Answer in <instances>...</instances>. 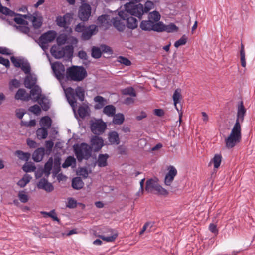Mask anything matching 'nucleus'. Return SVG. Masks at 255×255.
Here are the masks:
<instances>
[{
  "instance_id": "nucleus-49",
  "label": "nucleus",
  "mask_w": 255,
  "mask_h": 255,
  "mask_svg": "<svg viewBox=\"0 0 255 255\" xmlns=\"http://www.w3.org/2000/svg\"><path fill=\"white\" fill-rule=\"evenodd\" d=\"M18 197L21 202L23 203H26L29 200L28 195L25 194L23 191L18 193Z\"/></svg>"
},
{
  "instance_id": "nucleus-47",
  "label": "nucleus",
  "mask_w": 255,
  "mask_h": 255,
  "mask_svg": "<svg viewBox=\"0 0 255 255\" xmlns=\"http://www.w3.org/2000/svg\"><path fill=\"white\" fill-rule=\"evenodd\" d=\"M57 43L58 45L65 44L67 41V36L65 34H61L57 38Z\"/></svg>"
},
{
  "instance_id": "nucleus-19",
  "label": "nucleus",
  "mask_w": 255,
  "mask_h": 255,
  "mask_svg": "<svg viewBox=\"0 0 255 255\" xmlns=\"http://www.w3.org/2000/svg\"><path fill=\"white\" fill-rule=\"evenodd\" d=\"M37 187L39 189H42L47 192H51L53 190L54 187L53 185L48 182L47 180L43 178L40 179L37 184Z\"/></svg>"
},
{
  "instance_id": "nucleus-28",
  "label": "nucleus",
  "mask_w": 255,
  "mask_h": 255,
  "mask_svg": "<svg viewBox=\"0 0 255 255\" xmlns=\"http://www.w3.org/2000/svg\"><path fill=\"white\" fill-rule=\"evenodd\" d=\"M84 183L80 177H75L72 181V186L75 189H80L83 188Z\"/></svg>"
},
{
  "instance_id": "nucleus-6",
  "label": "nucleus",
  "mask_w": 255,
  "mask_h": 255,
  "mask_svg": "<svg viewBox=\"0 0 255 255\" xmlns=\"http://www.w3.org/2000/svg\"><path fill=\"white\" fill-rule=\"evenodd\" d=\"M241 137V127L234 126L230 135L225 139L226 147L228 149L233 148L240 142Z\"/></svg>"
},
{
  "instance_id": "nucleus-43",
  "label": "nucleus",
  "mask_w": 255,
  "mask_h": 255,
  "mask_svg": "<svg viewBox=\"0 0 255 255\" xmlns=\"http://www.w3.org/2000/svg\"><path fill=\"white\" fill-rule=\"evenodd\" d=\"M168 172L165 175L166 176L174 178L177 174V171L173 166H169L168 168Z\"/></svg>"
},
{
  "instance_id": "nucleus-36",
  "label": "nucleus",
  "mask_w": 255,
  "mask_h": 255,
  "mask_svg": "<svg viewBox=\"0 0 255 255\" xmlns=\"http://www.w3.org/2000/svg\"><path fill=\"white\" fill-rule=\"evenodd\" d=\"M160 13L157 11H154L149 13L148 15V19L153 21L154 23L158 22L160 19Z\"/></svg>"
},
{
  "instance_id": "nucleus-23",
  "label": "nucleus",
  "mask_w": 255,
  "mask_h": 255,
  "mask_svg": "<svg viewBox=\"0 0 255 255\" xmlns=\"http://www.w3.org/2000/svg\"><path fill=\"white\" fill-rule=\"evenodd\" d=\"M44 155V149L43 148H38L33 154L32 158L35 162L41 161Z\"/></svg>"
},
{
  "instance_id": "nucleus-9",
  "label": "nucleus",
  "mask_w": 255,
  "mask_h": 255,
  "mask_svg": "<svg viewBox=\"0 0 255 255\" xmlns=\"http://www.w3.org/2000/svg\"><path fill=\"white\" fill-rule=\"evenodd\" d=\"M126 13L124 11L119 12L118 16L111 19V22L115 28L120 31H123L125 29L124 15Z\"/></svg>"
},
{
  "instance_id": "nucleus-62",
  "label": "nucleus",
  "mask_w": 255,
  "mask_h": 255,
  "mask_svg": "<svg viewBox=\"0 0 255 255\" xmlns=\"http://www.w3.org/2000/svg\"><path fill=\"white\" fill-rule=\"evenodd\" d=\"M173 178L166 176L164 179V184L166 186H171V184L174 180Z\"/></svg>"
},
{
  "instance_id": "nucleus-7",
  "label": "nucleus",
  "mask_w": 255,
  "mask_h": 255,
  "mask_svg": "<svg viewBox=\"0 0 255 255\" xmlns=\"http://www.w3.org/2000/svg\"><path fill=\"white\" fill-rule=\"evenodd\" d=\"M154 4L151 1H147L145 2L144 7L140 3L135 4L134 3V7L132 8V12L133 13V14H135L136 16L139 18H141L142 15L144 13H147L151 9L154 8Z\"/></svg>"
},
{
  "instance_id": "nucleus-15",
  "label": "nucleus",
  "mask_w": 255,
  "mask_h": 255,
  "mask_svg": "<svg viewBox=\"0 0 255 255\" xmlns=\"http://www.w3.org/2000/svg\"><path fill=\"white\" fill-rule=\"evenodd\" d=\"M98 31V27L95 25H91L86 27L81 35V38L84 40H89L91 36Z\"/></svg>"
},
{
  "instance_id": "nucleus-39",
  "label": "nucleus",
  "mask_w": 255,
  "mask_h": 255,
  "mask_svg": "<svg viewBox=\"0 0 255 255\" xmlns=\"http://www.w3.org/2000/svg\"><path fill=\"white\" fill-rule=\"evenodd\" d=\"M40 124L45 128H49L51 126V119L48 116L42 117L40 120Z\"/></svg>"
},
{
  "instance_id": "nucleus-27",
  "label": "nucleus",
  "mask_w": 255,
  "mask_h": 255,
  "mask_svg": "<svg viewBox=\"0 0 255 255\" xmlns=\"http://www.w3.org/2000/svg\"><path fill=\"white\" fill-rule=\"evenodd\" d=\"M154 22L149 19L142 21L140 25V28L145 31H151L153 29Z\"/></svg>"
},
{
  "instance_id": "nucleus-35",
  "label": "nucleus",
  "mask_w": 255,
  "mask_h": 255,
  "mask_svg": "<svg viewBox=\"0 0 255 255\" xmlns=\"http://www.w3.org/2000/svg\"><path fill=\"white\" fill-rule=\"evenodd\" d=\"M47 128L45 127L39 128L36 131L37 136L39 139H45L47 137Z\"/></svg>"
},
{
  "instance_id": "nucleus-31",
  "label": "nucleus",
  "mask_w": 255,
  "mask_h": 255,
  "mask_svg": "<svg viewBox=\"0 0 255 255\" xmlns=\"http://www.w3.org/2000/svg\"><path fill=\"white\" fill-rule=\"evenodd\" d=\"M103 112L109 117H113L115 114L116 108L112 105H107L104 108Z\"/></svg>"
},
{
  "instance_id": "nucleus-8",
  "label": "nucleus",
  "mask_w": 255,
  "mask_h": 255,
  "mask_svg": "<svg viewBox=\"0 0 255 255\" xmlns=\"http://www.w3.org/2000/svg\"><path fill=\"white\" fill-rule=\"evenodd\" d=\"M56 35V32L53 30L43 33L38 39L39 45L43 50L47 49L48 44L52 42L55 39Z\"/></svg>"
},
{
  "instance_id": "nucleus-59",
  "label": "nucleus",
  "mask_w": 255,
  "mask_h": 255,
  "mask_svg": "<svg viewBox=\"0 0 255 255\" xmlns=\"http://www.w3.org/2000/svg\"><path fill=\"white\" fill-rule=\"evenodd\" d=\"M117 61L120 64H131V62L128 59L123 56H119L117 58Z\"/></svg>"
},
{
  "instance_id": "nucleus-13",
  "label": "nucleus",
  "mask_w": 255,
  "mask_h": 255,
  "mask_svg": "<svg viewBox=\"0 0 255 255\" xmlns=\"http://www.w3.org/2000/svg\"><path fill=\"white\" fill-rule=\"evenodd\" d=\"M51 68L57 79L63 80L64 79L66 74L64 65H51Z\"/></svg>"
},
{
  "instance_id": "nucleus-12",
  "label": "nucleus",
  "mask_w": 255,
  "mask_h": 255,
  "mask_svg": "<svg viewBox=\"0 0 255 255\" xmlns=\"http://www.w3.org/2000/svg\"><path fill=\"white\" fill-rule=\"evenodd\" d=\"M246 112V110L244 106L243 101H241L238 105L237 107V117L236 123L234 126L241 127V123L244 121V116Z\"/></svg>"
},
{
  "instance_id": "nucleus-53",
  "label": "nucleus",
  "mask_w": 255,
  "mask_h": 255,
  "mask_svg": "<svg viewBox=\"0 0 255 255\" xmlns=\"http://www.w3.org/2000/svg\"><path fill=\"white\" fill-rule=\"evenodd\" d=\"M187 42V38L185 36H183L180 39L176 41L174 43V46L176 48L180 46L185 45Z\"/></svg>"
},
{
  "instance_id": "nucleus-14",
  "label": "nucleus",
  "mask_w": 255,
  "mask_h": 255,
  "mask_svg": "<svg viewBox=\"0 0 255 255\" xmlns=\"http://www.w3.org/2000/svg\"><path fill=\"white\" fill-rule=\"evenodd\" d=\"M91 149L95 152L99 151L104 145V140L102 137L97 135L93 136L91 139Z\"/></svg>"
},
{
  "instance_id": "nucleus-64",
  "label": "nucleus",
  "mask_w": 255,
  "mask_h": 255,
  "mask_svg": "<svg viewBox=\"0 0 255 255\" xmlns=\"http://www.w3.org/2000/svg\"><path fill=\"white\" fill-rule=\"evenodd\" d=\"M43 174H44V171L43 170V168L38 169L35 171V173L36 178L38 179V178L41 177Z\"/></svg>"
},
{
  "instance_id": "nucleus-63",
  "label": "nucleus",
  "mask_w": 255,
  "mask_h": 255,
  "mask_svg": "<svg viewBox=\"0 0 255 255\" xmlns=\"http://www.w3.org/2000/svg\"><path fill=\"white\" fill-rule=\"evenodd\" d=\"M209 229L212 233H213L214 234H217L218 232V230L217 228V226L213 223H211L209 225Z\"/></svg>"
},
{
  "instance_id": "nucleus-51",
  "label": "nucleus",
  "mask_w": 255,
  "mask_h": 255,
  "mask_svg": "<svg viewBox=\"0 0 255 255\" xmlns=\"http://www.w3.org/2000/svg\"><path fill=\"white\" fill-rule=\"evenodd\" d=\"M29 110L37 115H39L41 111L40 106L36 104L31 106L29 108Z\"/></svg>"
},
{
  "instance_id": "nucleus-44",
  "label": "nucleus",
  "mask_w": 255,
  "mask_h": 255,
  "mask_svg": "<svg viewBox=\"0 0 255 255\" xmlns=\"http://www.w3.org/2000/svg\"><path fill=\"white\" fill-rule=\"evenodd\" d=\"M75 162L76 160L73 157L69 156L67 158L65 162L62 164V167L64 168H67L72 165L73 163H75Z\"/></svg>"
},
{
  "instance_id": "nucleus-33",
  "label": "nucleus",
  "mask_w": 255,
  "mask_h": 255,
  "mask_svg": "<svg viewBox=\"0 0 255 255\" xmlns=\"http://www.w3.org/2000/svg\"><path fill=\"white\" fill-rule=\"evenodd\" d=\"M113 117V123L115 125H121L123 123L125 120L124 115L121 113H118L117 114H115Z\"/></svg>"
},
{
  "instance_id": "nucleus-16",
  "label": "nucleus",
  "mask_w": 255,
  "mask_h": 255,
  "mask_svg": "<svg viewBox=\"0 0 255 255\" xmlns=\"http://www.w3.org/2000/svg\"><path fill=\"white\" fill-rule=\"evenodd\" d=\"M99 27H102L104 30L107 29L111 25V19L109 15H102L100 16L97 19Z\"/></svg>"
},
{
  "instance_id": "nucleus-26",
  "label": "nucleus",
  "mask_w": 255,
  "mask_h": 255,
  "mask_svg": "<svg viewBox=\"0 0 255 255\" xmlns=\"http://www.w3.org/2000/svg\"><path fill=\"white\" fill-rule=\"evenodd\" d=\"M158 185V184L155 180L150 179L146 181L145 190L148 192H152L154 190H156Z\"/></svg>"
},
{
  "instance_id": "nucleus-25",
  "label": "nucleus",
  "mask_w": 255,
  "mask_h": 255,
  "mask_svg": "<svg viewBox=\"0 0 255 255\" xmlns=\"http://www.w3.org/2000/svg\"><path fill=\"white\" fill-rule=\"evenodd\" d=\"M181 89L178 88L177 89L173 95V100L174 101V105L175 106V108L177 110L178 112L179 111V109L178 108L177 105L178 103H180V100L182 98L181 94Z\"/></svg>"
},
{
  "instance_id": "nucleus-24",
  "label": "nucleus",
  "mask_w": 255,
  "mask_h": 255,
  "mask_svg": "<svg viewBox=\"0 0 255 255\" xmlns=\"http://www.w3.org/2000/svg\"><path fill=\"white\" fill-rule=\"evenodd\" d=\"M109 155L107 154H100L98 156L97 164L100 167H105L107 165V159Z\"/></svg>"
},
{
  "instance_id": "nucleus-55",
  "label": "nucleus",
  "mask_w": 255,
  "mask_h": 255,
  "mask_svg": "<svg viewBox=\"0 0 255 255\" xmlns=\"http://www.w3.org/2000/svg\"><path fill=\"white\" fill-rule=\"evenodd\" d=\"M78 112L79 116L82 118H84L87 115V110L86 108L81 106L79 108Z\"/></svg>"
},
{
  "instance_id": "nucleus-20",
  "label": "nucleus",
  "mask_w": 255,
  "mask_h": 255,
  "mask_svg": "<svg viewBox=\"0 0 255 255\" xmlns=\"http://www.w3.org/2000/svg\"><path fill=\"white\" fill-rule=\"evenodd\" d=\"M15 98L17 100L28 101L30 99V95L26 93L25 89H19L15 95Z\"/></svg>"
},
{
  "instance_id": "nucleus-34",
  "label": "nucleus",
  "mask_w": 255,
  "mask_h": 255,
  "mask_svg": "<svg viewBox=\"0 0 255 255\" xmlns=\"http://www.w3.org/2000/svg\"><path fill=\"white\" fill-rule=\"evenodd\" d=\"M53 165V159L52 158H50L49 159L48 161L45 163L44 165V167L43 169V170L44 171V174L45 175L46 177H48L50 173L51 170L52 169Z\"/></svg>"
},
{
  "instance_id": "nucleus-41",
  "label": "nucleus",
  "mask_w": 255,
  "mask_h": 255,
  "mask_svg": "<svg viewBox=\"0 0 255 255\" xmlns=\"http://www.w3.org/2000/svg\"><path fill=\"white\" fill-rule=\"evenodd\" d=\"M15 154L19 159L25 161H27L30 157L29 153H25L20 150L16 151Z\"/></svg>"
},
{
  "instance_id": "nucleus-50",
  "label": "nucleus",
  "mask_w": 255,
  "mask_h": 255,
  "mask_svg": "<svg viewBox=\"0 0 255 255\" xmlns=\"http://www.w3.org/2000/svg\"><path fill=\"white\" fill-rule=\"evenodd\" d=\"M16 67H20L22 71L26 74H30L31 67L30 65H14Z\"/></svg>"
},
{
  "instance_id": "nucleus-48",
  "label": "nucleus",
  "mask_w": 255,
  "mask_h": 255,
  "mask_svg": "<svg viewBox=\"0 0 255 255\" xmlns=\"http://www.w3.org/2000/svg\"><path fill=\"white\" fill-rule=\"evenodd\" d=\"M102 51L100 48L93 47L92 49V56L95 58H98L101 57Z\"/></svg>"
},
{
  "instance_id": "nucleus-52",
  "label": "nucleus",
  "mask_w": 255,
  "mask_h": 255,
  "mask_svg": "<svg viewBox=\"0 0 255 255\" xmlns=\"http://www.w3.org/2000/svg\"><path fill=\"white\" fill-rule=\"evenodd\" d=\"M77 206V201L72 198H69L66 204V207L69 208H74Z\"/></svg>"
},
{
  "instance_id": "nucleus-56",
  "label": "nucleus",
  "mask_w": 255,
  "mask_h": 255,
  "mask_svg": "<svg viewBox=\"0 0 255 255\" xmlns=\"http://www.w3.org/2000/svg\"><path fill=\"white\" fill-rule=\"evenodd\" d=\"M240 60L241 64H246L245 52L244 50V45L242 44H241L240 50Z\"/></svg>"
},
{
  "instance_id": "nucleus-61",
  "label": "nucleus",
  "mask_w": 255,
  "mask_h": 255,
  "mask_svg": "<svg viewBox=\"0 0 255 255\" xmlns=\"http://www.w3.org/2000/svg\"><path fill=\"white\" fill-rule=\"evenodd\" d=\"M102 53H106L111 54L112 52L110 47L106 45H101L100 47Z\"/></svg>"
},
{
  "instance_id": "nucleus-10",
  "label": "nucleus",
  "mask_w": 255,
  "mask_h": 255,
  "mask_svg": "<svg viewBox=\"0 0 255 255\" xmlns=\"http://www.w3.org/2000/svg\"><path fill=\"white\" fill-rule=\"evenodd\" d=\"M107 128V124L101 119L96 120L91 125L92 132L95 135L103 134Z\"/></svg>"
},
{
  "instance_id": "nucleus-3",
  "label": "nucleus",
  "mask_w": 255,
  "mask_h": 255,
  "mask_svg": "<svg viewBox=\"0 0 255 255\" xmlns=\"http://www.w3.org/2000/svg\"><path fill=\"white\" fill-rule=\"evenodd\" d=\"M67 100L74 110L77 107V101L75 96L78 97L81 101L84 99V91L81 87H77L75 90L71 87H68L64 90Z\"/></svg>"
},
{
  "instance_id": "nucleus-45",
  "label": "nucleus",
  "mask_w": 255,
  "mask_h": 255,
  "mask_svg": "<svg viewBox=\"0 0 255 255\" xmlns=\"http://www.w3.org/2000/svg\"><path fill=\"white\" fill-rule=\"evenodd\" d=\"M123 95H128L133 97L136 96L134 89L132 87H128L122 90Z\"/></svg>"
},
{
  "instance_id": "nucleus-29",
  "label": "nucleus",
  "mask_w": 255,
  "mask_h": 255,
  "mask_svg": "<svg viewBox=\"0 0 255 255\" xmlns=\"http://www.w3.org/2000/svg\"><path fill=\"white\" fill-rule=\"evenodd\" d=\"M109 232L111 233L110 235H100L99 238L106 242H113L115 241L118 236L117 233H114L113 231L112 230H109Z\"/></svg>"
},
{
  "instance_id": "nucleus-2",
  "label": "nucleus",
  "mask_w": 255,
  "mask_h": 255,
  "mask_svg": "<svg viewBox=\"0 0 255 255\" xmlns=\"http://www.w3.org/2000/svg\"><path fill=\"white\" fill-rule=\"evenodd\" d=\"M50 52L51 55L57 59L64 57L68 62H71L74 47L72 45H67L62 48L54 45L51 48Z\"/></svg>"
},
{
  "instance_id": "nucleus-37",
  "label": "nucleus",
  "mask_w": 255,
  "mask_h": 255,
  "mask_svg": "<svg viewBox=\"0 0 255 255\" xmlns=\"http://www.w3.org/2000/svg\"><path fill=\"white\" fill-rule=\"evenodd\" d=\"M10 59L12 64H29L27 60L22 57L11 56Z\"/></svg>"
},
{
  "instance_id": "nucleus-54",
  "label": "nucleus",
  "mask_w": 255,
  "mask_h": 255,
  "mask_svg": "<svg viewBox=\"0 0 255 255\" xmlns=\"http://www.w3.org/2000/svg\"><path fill=\"white\" fill-rule=\"evenodd\" d=\"M158 193L163 196H167L168 195V191L165 188H163L161 186L158 184V186L156 187V190Z\"/></svg>"
},
{
  "instance_id": "nucleus-5",
  "label": "nucleus",
  "mask_w": 255,
  "mask_h": 255,
  "mask_svg": "<svg viewBox=\"0 0 255 255\" xmlns=\"http://www.w3.org/2000/svg\"><path fill=\"white\" fill-rule=\"evenodd\" d=\"M73 149L78 161L88 159L91 155V147L87 143H82L73 146Z\"/></svg>"
},
{
  "instance_id": "nucleus-4",
  "label": "nucleus",
  "mask_w": 255,
  "mask_h": 255,
  "mask_svg": "<svg viewBox=\"0 0 255 255\" xmlns=\"http://www.w3.org/2000/svg\"><path fill=\"white\" fill-rule=\"evenodd\" d=\"M125 11L124 12L126 13V15H124L125 22H126L127 26L130 29H135L137 27L138 22L137 20L133 17V16H136L135 14H133V13L132 12V8L134 7V2H130L126 3L124 5Z\"/></svg>"
},
{
  "instance_id": "nucleus-32",
  "label": "nucleus",
  "mask_w": 255,
  "mask_h": 255,
  "mask_svg": "<svg viewBox=\"0 0 255 255\" xmlns=\"http://www.w3.org/2000/svg\"><path fill=\"white\" fill-rule=\"evenodd\" d=\"M222 155L219 154H215L213 158L211 160L210 163H213L214 168L217 169L220 166L222 161Z\"/></svg>"
},
{
  "instance_id": "nucleus-1",
  "label": "nucleus",
  "mask_w": 255,
  "mask_h": 255,
  "mask_svg": "<svg viewBox=\"0 0 255 255\" xmlns=\"http://www.w3.org/2000/svg\"><path fill=\"white\" fill-rule=\"evenodd\" d=\"M87 76L86 69L82 66L72 65L66 71L65 77L69 81L80 82L83 80Z\"/></svg>"
},
{
  "instance_id": "nucleus-40",
  "label": "nucleus",
  "mask_w": 255,
  "mask_h": 255,
  "mask_svg": "<svg viewBox=\"0 0 255 255\" xmlns=\"http://www.w3.org/2000/svg\"><path fill=\"white\" fill-rule=\"evenodd\" d=\"M22 169L25 172H30L35 171L36 167L34 163L29 162L23 165Z\"/></svg>"
},
{
  "instance_id": "nucleus-60",
  "label": "nucleus",
  "mask_w": 255,
  "mask_h": 255,
  "mask_svg": "<svg viewBox=\"0 0 255 255\" xmlns=\"http://www.w3.org/2000/svg\"><path fill=\"white\" fill-rule=\"evenodd\" d=\"M86 27L84 23H79L77 24L75 27V31L77 32H83V31L85 30Z\"/></svg>"
},
{
  "instance_id": "nucleus-46",
  "label": "nucleus",
  "mask_w": 255,
  "mask_h": 255,
  "mask_svg": "<svg viewBox=\"0 0 255 255\" xmlns=\"http://www.w3.org/2000/svg\"><path fill=\"white\" fill-rule=\"evenodd\" d=\"M178 27L173 23L169 25H165L164 31L167 32H173L178 30Z\"/></svg>"
},
{
  "instance_id": "nucleus-58",
  "label": "nucleus",
  "mask_w": 255,
  "mask_h": 255,
  "mask_svg": "<svg viewBox=\"0 0 255 255\" xmlns=\"http://www.w3.org/2000/svg\"><path fill=\"white\" fill-rule=\"evenodd\" d=\"M0 53L7 55H10L12 54L11 51L9 49L3 47H0Z\"/></svg>"
},
{
  "instance_id": "nucleus-57",
  "label": "nucleus",
  "mask_w": 255,
  "mask_h": 255,
  "mask_svg": "<svg viewBox=\"0 0 255 255\" xmlns=\"http://www.w3.org/2000/svg\"><path fill=\"white\" fill-rule=\"evenodd\" d=\"M21 125L26 127H33L36 125V121L35 120H31L29 122L21 121Z\"/></svg>"
},
{
  "instance_id": "nucleus-11",
  "label": "nucleus",
  "mask_w": 255,
  "mask_h": 255,
  "mask_svg": "<svg viewBox=\"0 0 255 255\" xmlns=\"http://www.w3.org/2000/svg\"><path fill=\"white\" fill-rule=\"evenodd\" d=\"M91 14V7L87 3L82 4L79 7L78 17L80 20L86 21L88 20Z\"/></svg>"
},
{
  "instance_id": "nucleus-30",
  "label": "nucleus",
  "mask_w": 255,
  "mask_h": 255,
  "mask_svg": "<svg viewBox=\"0 0 255 255\" xmlns=\"http://www.w3.org/2000/svg\"><path fill=\"white\" fill-rule=\"evenodd\" d=\"M68 18H71L70 14H66L63 17L60 16L57 17L56 19L57 25L61 27H66V19Z\"/></svg>"
},
{
  "instance_id": "nucleus-22",
  "label": "nucleus",
  "mask_w": 255,
  "mask_h": 255,
  "mask_svg": "<svg viewBox=\"0 0 255 255\" xmlns=\"http://www.w3.org/2000/svg\"><path fill=\"white\" fill-rule=\"evenodd\" d=\"M36 81L35 77H32L31 75H28L24 79V84L26 88L31 89L35 86Z\"/></svg>"
},
{
  "instance_id": "nucleus-21",
  "label": "nucleus",
  "mask_w": 255,
  "mask_h": 255,
  "mask_svg": "<svg viewBox=\"0 0 255 255\" xmlns=\"http://www.w3.org/2000/svg\"><path fill=\"white\" fill-rule=\"evenodd\" d=\"M108 141L111 144L118 145L120 143L118 133L115 131H110L108 133Z\"/></svg>"
},
{
  "instance_id": "nucleus-38",
  "label": "nucleus",
  "mask_w": 255,
  "mask_h": 255,
  "mask_svg": "<svg viewBox=\"0 0 255 255\" xmlns=\"http://www.w3.org/2000/svg\"><path fill=\"white\" fill-rule=\"evenodd\" d=\"M41 214L43 215L44 217H47L48 216L51 217L54 221L59 222V219L57 217L54 210H52L49 212L42 211L41 212Z\"/></svg>"
},
{
  "instance_id": "nucleus-42",
  "label": "nucleus",
  "mask_w": 255,
  "mask_h": 255,
  "mask_svg": "<svg viewBox=\"0 0 255 255\" xmlns=\"http://www.w3.org/2000/svg\"><path fill=\"white\" fill-rule=\"evenodd\" d=\"M165 24L162 22H155L153 23L152 30L157 32H162L164 31Z\"/></svg>"
},
{
  "instance_id": "nucleus-17",
  "label": "nucleus",
  "mask_w": 255,
  "mask_h": 255,
  "mask_svg": "<svg viewBox=\"0 0 255 255\" xmlns=\"http://www.w3.org/2000/svg\"><path fill=\"white\" fill-rule=\"evenodd\" d=\"M23 16L25 19H28L32 22L33 27L38 29L40 28L42 25L41 18L40 17H37L36 16L32 15L31 14H25L20 15Z\"/></svg>"
},
{
  "instance_id": "nucleus-18",
  "label": "nucleus",
  "mask_w": 255,
  "mask_h": 255,
  "mask_svg": "<svg viewBox=\"0 0 255 255\" xmlns=\"http://www.w3.org/2000/svg\"><path fill=\"white\" fill-rule=\"evenodd\" d=\"M41 88L38 85H35L31 88L29 94L30 95V99L31 98L34 102L38 101L41 98Z\"/></svg>"
}]
</instances>
